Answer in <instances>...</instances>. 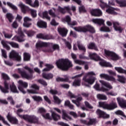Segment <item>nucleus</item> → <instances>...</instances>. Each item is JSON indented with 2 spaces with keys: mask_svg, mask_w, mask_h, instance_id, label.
Masks as SVG:
<instances>
[{
  "mask_svg": "<svg viewBox=\"0 0 126 126\" xmlns=\"http://www.w3.org/2000/svg\"><path fill=\"white\" fill-rule=\"evenodd\" d=\"M96 74L93 71L88 72L86 73V75L83 78L82 85L86 87H89V84L92 85L96 80L95 76Z\"/></svg>",
  "mask_w": 126,
  "mask_h": 126,
  "instance_id": "obj_1",
  "label": "nucleus"
},
{
  "mask_svg": "<svg viewBox=\"0 0 126 126\" xmlns=\"http://www.w3.org/2000/svg\"><path fill=\"white\" fill-rule=\"evenodd\" d=\"M56 64L58 68L62 70H67L73 66L72 63L68 59H60L56 62Z\"/></svg>",
  "mask_w": 126,
  "mask_h": 126,
  "instance_id": "obj_2",
  "label": "nucleus"
},
{
  "mask_svg": "<svg viewBox=\"0 0 126 126\" xmlns=\"http://www.w3.org/2000/svg\"><path fill=\"white\" fill-rule=\"evenodd\" d=\"M89 57L92 60L99 61V64L101 66H106L107 67H113V65L109 62H106L100 58L96 53H89Z\"/></svg>",
  "mask_w": 126,
  "mask_h": 126,
  "instance_id": "obj_3",
  "label": "nucleus"
},
{
  "mask_svg": "<svg viewBox=\"0 0 126 126\" xmlns=\"http://www.w3.org/2000/svg\"><path fill=\"white\" fill-rule=\"evenodd\" d=\"M99 82L101 84V85H102V86H105V87H106V88L102 87L100 89V85H99L98 84H96L94 86V88L95 90L105 92V91H109L110 89H113V87H112L110 83L106 82L103 80H100Z\"/></svg>",
  "mask_w": 126,
  "mask_h": 126,
  "instance_id": "obj_4",
  "label": "nucleus"
},
{
  "mask_svg": "<svg viewBox=\"0 0 126 126\" xmlns=\"http://www.w3.org/2000/svg\"><path fill=\"white\" fill-rule=\"evenodd\" d=\"M24 68L26 70H28V71H29V72H30V74H27V73H26L25 71H22L21 69L18 68V72L19 73H20V74H21L22 77H23V78H26V79L28 80L32 79V78H33V75H32V73L34 72L33 69L28 67V66H25V67H24Z\"/></svg>",
  "mask_w": 126,
  "mask_h": 126,
  "instance_id": "obj_5",
  "label": "nucleus"
},
{
  "mask_svg": "<svg viewBox=\"0 0 126 126\" xmlns=\"http://www.w3.org/2000/svg\"><path fill=\"white\" fill-rule=\"evenodd\" d=\"M100 2V6L102 9H104L105 7H106V12L109 14H117L116 11H120V9L117 8H115L112 7H108L107 3L103 1V0H99Z\"/></svg>",
  "mask_w": 126,
  "mask_h": 126,
  "instance_id": "obj_6",
  "label": "nucleus"
},
{
  "mask_svg": "<svg viewBox=\"0 0 126 126\" xmlns=\"http://www.w3.org/2000/svg\"><path fill=\"white\" fill-rule=\"evenodd\" d=\"M98 104L100 108L106 109V110H114V109L118 108L117 103L114 102H111L110 104H107L105 102H98Z\"/></svg>",
  "mask_w": 126,
  "mask_h": 126,
  "instance_id": "obj_7",
  "label": "nucleus"
},
{
  "mask_svg": "<svg viewBox=\"0 0 126 126\" xmlns=\"http://www.w3.org/2000/svg\"><path fill=\"white\" fill-rule=\"evenodd\" d=\"M73 29L77 32H87V31H90L91 33H95V30L93 27L88 25L85 27H74Z\"/></svg>",
  "mask_w": 126,
  "mask_h": 126,
  "instance_id": "obj_8",
  "label": "nucleus"
},
{
  "mask_svg": "<svg viewBox=\"0 0 126 126\" xmlns=\"http://www.w3.org/2000/svg\"><path fill=\"white\" fill-rule=\"evenodd\" d=\"M18 33L20 36L15 35L12 38V40L13 41H17L18 42H24L25 41V35L22 32L21 28L18 29Z\"/></svg>",
  "mask_w": 126,
  "mask_h": 126,
  "instance_id": "obj_9",
  "label": "nucleus"
},
{
  "mask_svg": "<svg viewBox=\"0 0 126 126\" xmlns=\"http://www.w3.org/2000/svg\"><path fill=\"white\" fill-rule=\"evenodd\" d=\"M104 54L107 57H110L113 61H117V60H119L121 59V57L117 55L116 53L111 52L106 49H104Z\"/></svg>",
  "mask_w": 126,
  "mask_h": 126,
  "instance_id": "obj_10",
  "label": "nucleus"
},
{
  "mask_svg": "<svg viewBox=\"0 0 126 126\" xmlns=\"http://www.w3.org/2000/svg\"><path fill=\"white\" fill-rule=\"evenodd\" d=\"M18 83L19 84V85L18 86V88L19 90H20V91L22 92L23 94H25V93H26V92L24 91V89H23V88H27V87H28V83L26 82H23V81L21 80H19L18 81Z\"/></svg>",
  "mask_w": 126,
  "mask_h": 126,
  "instance_id": "obj_11",
  "label": "nucleus"
},
{
  "mask_svg": "<svg viewBox=\"0 0 126 126\" xmlns=\"http://www.w3.org/2000/svg\"><path fill=\"white\" fill-rule=\"evenodd\" d=\"M9 57L12 60H15L17 62H21V56L15 50H12L10 52Z\"/></svg>",
  "mask_w": 126,
  "mask_h": 126,
  "instance_id": "obj_12",
  "label": "nucleus"
},
{
  "mask_svg": "<svg viewBox=\"0 0 126 126\" xmlns=\"http://www.w3.org/2000/svg\"><path fill=\"white\" fill-rule=\"evenodd\" d=\"M26 121L32 124H39V119L34 115H28Z\"/></svg>",
  "mask_w": 126,
  "mask_h": 126,
  "instance_id": "obj_13",
  "label": "nucleus"
},
{
  "mask_svg": "<svg viewBox=\"0 0 126 126\" xmlns=\"http://www.w3.org/2000/svg\"><path fill=\"white\" fill-rule=\"evenodd\" d=\"M91 13L93 16L100 17L103 15V12L100 9H92L91 10Z\"/></svg>",
  "mask_w": 126,
  "mask_h": 126,
  "instance_id": "obj_14",
  "label": "nucleus"
},
{
  "mask_svg": "<svg viewBox=\"0 0 126 126\" xmlns=\"http://www.w3.org/2000/svg\"><path fill=\"white\" fill-rule=\"evenodd\" d=\"M100 78H104L105 80L107 81H112L113 82H116V80L115 77L113 76H110L109 75L105 73L100 74L99 75Z\"/></svg>",
  "mask_w": 126,
  "mask_h": 126,
  "instance_id": "obj_15",
  "label": "nucleus"
},
{
  "mask_svg": "<svg viewBox=\"0 0 126 126\" xmlns=\"http://www.w3.org/2000/svg\"><path fill=\"white\" fill-rule=\"evenodd\" d=\"M31 88H33V89H35V90H27V92L28 93L31 94H39V93L37 92L36 90H39V87L36 84H33L31 85Z\"/></svg>",
  "mask_w": 126,
  "mask_h": 126,
  "instance_id": "obj_16",
  "label": "nucleus"
},
{
  "mask_svg": "<svg viewBox=\"0 0 126 126\" xmlns=\"http://www.w3.org/2000/svg\"><path fill=\"white\" fill-rule=\"evenodd\" d=\"M7 119L11 124H13L14 125H17L18 124V120L15 117H12L11 115L9 113L7 116Z\"/></svg>",
  "mask_w": 126,
  "mask_h": 126,
  "instance_id": "obj_17",
  "label": "nucleus"
},
{
  "mask_svg": "<svg viewBox=\"0 0 126 126\" xmlns=\"http://www.w3.org/2000/svg\"><path fill=\"white\" fill-rule=\"evenodd\" d=\"M7 119L11 124H13L14 125H17L18 124V120L15 117H12L11 115L9 113L7 116Z\"/></svg>",
  "mask_w": 126,
  "mask_h": 126,
  "instance_id": "obj_18",
  "label": "nucleus"
},
{
  "mask_svg": "<svg viewBox=\"0 0 126 126\" xmlns=\"http://www.w3.org/2000/svg\"><path fill=\"white\" fill-rule=\"evenodd\" d=\"M18 6L20 7L21 10L23 13H26V11H29L30 8L25 4H23L22 2H20V3L18 4Z\"/></svg>",
  "mask_w": 126,
  "mask_h": 126,
  "instance_id": "obj_19",
  "label": "nucleus"
},
{
  "mask_svg": "<svg viewBox=\"0 0 126 126\" xmlns=\"http://www.w3.org/2000/svg\"><path fill=\"white\" fill-rule=\"evenodd\" d=\"M4 88L0 86V90L3 93H8L9 92V84L5 81L4 82Z\"/></svg>",
  "mask_w": 126,
  "mask_h": 126,
  "instance_id": "obj_20",
  "label": "nucleus"
},
{
  "mask_svg": "<svg viewBox=\"0 0 126 126\" xmlns=\"http://www.w3.org/2000/svg\"><path fill=\"white\" fill-rule=\"evenodd\" d=\"M70 10V7L69 6H65L63 8L59 6L58 8V11L64 14L66 11H69Z\"/></svg>",
  "mask_w": 126,
  "mask_h": 126,
  "instance_id": "obj_21",
  "label": "nucleus"
},
{
  "mask_svg": "<svg viewBox=\"0 0 126 126\" xmlns=\"http://www.w3.org/2000/svg\"><path fill=\"white\" fill-rule=\"evenodd\" d=\"M36 37L38 39H42L43 40H50V39H52V37L50 35L42 33L37 34Z\"/></svg>",
  "mask_w": 126,
  "mask_h": 126,
  "instance_id": "obj_22",
  "label": "nucleus"
},
{
  "mask_svg": "<svg viewBox=\"0 0 126 126\" xmlns=\"http://www.w3.org/2000/svg\"><path fill=\"white\" fill-rule=\"evenodd\" d=\"M117 100L119 105L121 108H126V100L121 98V97H117Z\"/></svg>",
  "mask_w": 126,
  "mask_h": 126,
  "instance_id": "obj_23",
  "label": "nucleus"
},
{
  "mask_svg": "<svg viewBox=\"0 0 126 126\" xmlns=\"http://www.w3.org/2000/svg\"><path fill=\"white\" fill-rule=\"evenodd\" d=\"M58 32L62 37H65L67 34V32H68V31L64 28H58Z\"/></svg>",
  "mask_w": 126,
  "mask_h": 126,
  "instance_id": "obj_24",
  "label": "nucleus"
},
{
  "mask_svg": "<svg viewBox=\"0 0 126 126\" xmlns=\"http://www.w3.org/2000/svg\"><path fill=\"white\" fill-rule=\"evenodd\" d=\"M23 109L20 108L17 110L16 114L18 115V117L20 118L21 119H23L25 121H26V119H27V117H28V115H20V113H22L23 112Z\"/></svg>",
  "mask_w": 126,
  "mask_h": 126,
  "instance_id": "obj_25",
  "label": "nucleus"
},
{
  "mask_svg": "<svg viewBox=\"0 0 126 126\" xmlns=\"http://www.w3.org/2000/svg\"><path fill=\"white\" fill-rule=\"evenodd\" d=\"M62 113V119H63V120H65V121H71V120H72L71 117L67 115L65 110H63Z\"/></svg>",
  "mask_w": 126,
  "mask_h": 126,
  "instance_id": "obj_26",
  "label": "nucleus"
},
{
  "mask_svg": "<svg viewBox=\"0 0 126 126\" xmlns=\"http://www.w3.org/2000/svg\"><path fill=\"white\" fill-rule=\"evenodd\" d=\"M64 78L58 77L56 79V81H57V82H68V80H69V77H68L67 75H64Z\"/></svg>",
  "mask_w": 126,
  "mask_h": 126,
  "instance_id": "obj_27",
  "label": "nucleus"
},
{
  "mask_svg": "<svg viewBox=\"0 0 126 126\" xmlns=\"http://www.w3.org/2000/svg\"><path fill=\"white\" fill-rule=\"evenodd\" d=\"M1 43L2 44L3 48L6 49L7 51H9V50H10V46L8 45H10V42L5 40H2L1 41Z\"/></svg>",
  "mask_w": 126,
  "mask_h": 126,
  "instance_id": "obj_28",
  "label": "nucleus"
},
{
  "mask_svg": "<svg viewBox=\"0 0 126 126\" xmlns=\"http://www.w3.org/2000/svg\"><path fill=\"white\" fill-rule=\"evenodd\" d=\"M92 22L93 23H95V24H99V25H104L105 23V20L103 19H93L92 20Z\"/></svg>",
  "mask_w": 126,
  "mask_h": 126,
  "instance_id": "obj_29",
  "label": "nucleus"
},
{
  "mask_svg": "<svg viewBox=\"0 0 126 126\" xmlns=\"http://www.w3.org/2000/svg\"><path fill=\"white\" fill-rule=\"evenodd\" d=\"M37 26L39 28H47V23L43 21H39L37 23Z\"/></svg>",
  "mask_w": 126,
  "mask_h": 126,
  "instance_id": "obj_30",
  "label": "nucleus"
},
{
  "mask_svg": "<svg viewBox=\"0 0 126 126\" xmlns=\"http://www.w3.org/2000/svg\"><path fill=\"white\" fill-rule=\"evenodd\" d=\"M51 116L54 121H59L61 119V116L53 111H51Z\"/></svg>",
  "mask_w": 126,
  "mask_h": 126,
  "instance_id": "obj_31",
  "label": "nucleus"
},
{
  "mask_svg": "<svg viewBox=\"0 0 126 126\" xmlns=\"http://www.w3.org/2000/svg\"><path fill=\"white\" fill-rule=\"evenodd\" d=\"M88 49L91 50H94V51H99L98 49V47H97V45L93 42L90 43L88 45Z\"/></svg>",
  "mask_w": 126,
  "mask_h": 126,
  "instance_id": "obj_32",
  "label": "nucleus"
},
{
  "mask_svg": "<svg viewBox=\"0 0 126 126\" xmlns=\"http://www.w3.org/2000/svg\"><path fill=\"white\" fill-rule=\"evenodd\" d=\"M119 25L120 24H119V23L118 22L113 23V26L115 30H116V31H118V32H121L123 31V29H122V28H121Z\"/></svg>",
  "mask_w": 126,
  "mask_h": 126,
  "instance_id": "obj_33",
  "label": "nucleus"
},
{
  "mask_svg": "<svg viewBox=\"0 0 126 126\" xmlns=\"http://www.w3.org/2000/svg\"><path fill=\"white\" fill-rule=\"evenodd\" d=\"M10 88L11 92L13 93H19V92L17 90V89H16V86L14 85V83L13 82L11 85H10Z\"/></svg>",
  "mask_w": 126,
  "mask_h": 126,
  "instance_id": "obj_34",
  "label": "nucleus"
},
{
  "mask_svg": "<svg viewBox=\"0 0 126 126\" xmlns=\"http://www.w3.org/2000/svg\"><path fill=\"white\" fill-rule=\"evenodd\" d=\"M48 46V43L46 42H43L42 41H38L36 44V48H41L42 47H47Z\"/></svg>",
  "mask_w": 126,
  "mask_h": 126,
  "instance_id": "obj_35",
  "label": "nucleus"
},
{
  "mask_svg": "<svg viewBox=\"0 0 126 126\" xmlns=\"http://www.w3.org/2000/svg\"><path fill=\"white\" fill-rule=\"evenodd\" d=\"M80 101H82V97L81 96L78 97L76 100H72V103L75 104L77 107H79V106H80Z\"/></svg>",
  "mask_w": 126,
  "mask_h": 126,
  "instance_id": "obj_36",
  "label": "nucleus"
},
{
  "mask_svg": "<svg viewBox=\"0 0 126 126\" xmlns=\"http://www.w3.org/2000/svg\"><path fill=\"white\" fill-rule=\"evenodd\" d=\"M116 2L120 5L121 7H124L126 6V0H115Z\"/></svg>",
  "mask_w": 126,
  "mask_h": 126,
  "instance_id": "obj_37",
  "label": "nucleus"
},
{
  "mask_svg": "<svg viewBox=\"0 0 126 126\" xmlns=\"http://www.w3.org/2000/svg\"><path fill=\"white\" fill-rule=\"evenodd\" d=\"M80 85H81V79H80L75 80L72 83V86H74V87H77Z\"/></svg>",
  "mask_w": 126,
  "mask_h": 126,
  "instance_id": "obj_38",
  "label": "nucleus"
},
{
  "mask_svg": "<svg viewBox=\"0 0 126 126\" xmlns=\"http://www.w3.org/2000/svg\"><path fill=\"white\" fill-rule=\"evenodd\" d=\"M42 77L45 79H51L54 77V75L52 73L46 74L45 73H42Z\"/></svg>",
  "mask_w": 126,
  "mask_h": 126,
  "instance_id": "obj_39",
  "label": "nucleus"
},
{
  "mask_svg": "<svg viewBox=\"0 0 126 126\" xmlns=\"http://www.w3.org/2000/svg\"><path fill=\"white\" fill-rule=\"evenodd\" d=\"M45 66H46V68L43 69V71H50L51 69L54 68L53 65L50 64H46Z\"/></svg>",
  "mask_w": 126,
  "mask_h": 126,
  "instance_id": "obj_40",
  "label": "nucleus"
},
{
  "mask_svg": "<svg viewBox=\"0 0 126 126\" xmlns=\"http://www.w3.org/2000/svg\"><path fill=\"white\" fill-rule=\"evenodd\" d=\"M118 77V81H119V82H121V83H126V78L125 77L123 76H120V75H117Z\"/></svg>",
  "mask_w": 126,
  "mask_h": 126,
  "instance_id": "obj_41",
  "label": "nucleus"
},
{
  "mask_svg": "<svg viewBox=\"0 0 126 126\" xmlns=\"http://www.w3.org/2000/svg\"><path fill=\"white\" fill-rule=\"evenodd\" d=\"M29 11H30L31 14L33 18L37 17V11L36 10L30 8Z\"/></svg>",
  "mask_w": 126,
  "mask_h": 126,
  "instance_id": "obj_42",
  "label": "nucleus"
},
{
  "mask_svg": "<svg viewBox=\"0 0 126 126\" xmlns=\"http://www.w3.org/2000/svg\"><path fill=\"white\" fill-rule=\"evenodd\" d=\"M63 22H67L68 25L71 21V18L69 16H66L65 18L62 19Z\"/></svg>",
  "mask_w": 126,
  "mask_h": 126,
  "instance_id": "obj_43",
  "label": "nucleus"
},
{
  "mask_svg": "<svg viewBox=\"0 0 126 126\" xmlns=\"http://www.w3.org/2000/svg\"><path fill=\"white\" fill-rule=\"evenodd\" d=\"M97 99L99 100H107V96L103 94H97L96 96Z\"/></svg>",
  "mask_w": 126,
  "mask_h": 126,
  "instance_id": "obj_44",
  "label": "nucleus"
},
{
  "mask_svg": "<svg viewBox=\"0 0 126 126\" xmlns=\"http://www.w3.org/2000/svg\"><path fill=\"white\" fill-rule=\"evenodd\" d=\"M60 48V46H59V45L58 44H54L53 45V48H50L48 50V52L49 53H52L55 51V50H58V49Z\"/></svg>",
  "mask_w": 126,
  "mask_h": 126,
  "instance_id": "obj_45",
  "label": "nucleus"
},
{
  "mask_svg": "<svg viewBox=\"0 0 126 126\" xmlns=\"http://www.w3.org/2000/svg\"><path fill=\"white\" fill-rule=\"evenodd\" d=\"M32 98L34 101H36V102H41V101H43V98L40 96L34 95L32 96Z\"/></svg>",
  "mask_w": 126,
  "mask_h": 126,
  "instance_id": "obj_46",
  "label": "nucleus"
},
{
  "mask_svg": "<svg viewBox=\"0 0 126 126\" xmlns=\"http://www.w3.org/2000/svg\"><path fill=\"white\" fill-rule=\"evenodd\" d=\"M25 33L27 34L28 37H32L35 35L34 32L32 31H25Z\"/></svg>",
  "mask_w": 126,
  "mask_h": 126,
  "instance_id": "obj_47",
  "label": "nucleus"
},
{
  "mask_svg": "<svg viewBox=\"0 0 126 126\" xmlns=\"http://www.w3.org/2000/svg\"><path fill=\"white\" fill-rule=\"evenodd\" d=\"M78 47L80 51H82L84 53L86 52V48H85V46H83V45L78 43Z\"/></svg>",
  "mask_w": 126,
  "mask_h": 126,
  "instance_id": "obj_48",
  "label": "nucleus"
},
{
  "mask_svg": "<svg viewBox=\"0 0 126 126\" xmlns=\"http://www.w3.org/2000/svg\"><path fill=\"white\" fill-rule=\"evenodd\" d=\"M75 63L77 64H79V65H83L85 64V62L79 60H74Z\"/></svg>",
  "mask_w": 126,
  "mask_h": 126,
  "instance_id": "obj_49",
  "label": "nucleus"
},
{
  "mask_svg": "<svg viewBox=\"0 0 126 126\" xmlns=\"http://www.w3.org/2000/svg\"><path fill=\"white\" fill-rule=\"evenodd\" d=\"M42 18H46L47 20H51V17L48 16V12L45 11L42 13Z\"/></svg>",
  "mask_w": 126,
  "mask_h": 126,
  "instance_id": "obj_50",
  "label": "nucleus"
},
{
  "mask_svg": "<svg viewBox=\"0 0 126 126\" xmlns=\"http://www.w3.org/2000/svg\"><path fill=\"white\" fill-rule=\"evenodd\" d=\"M53 98H54L55 103H56V104L60 105V104L62 103V100H61L58 96L56 95H54Z\"/></svg>",
  "mask_w": 126,
  "mask_h": 126,
  "instance_id": "obj_51",
  "label": "nucleus"
},
{
  "mask_svg": "<svg viewBox=\"0 0 126 126\" xmlns=\"http://www.w3.org/2000/svg\"><path fill=\"white\" fill-rule=\"evenodd\" d=\"M3 34L5 38H6V39H11V38L13 36V34H12V33H6L5 32H3Z\"/></svg>",
  "mask_w": 126,
  "mask_h": 126,
  "instance_id": "obj_52",
  "label": "nucleus"
},
{
  "mask_svg": "<svg viewBox=\"0 0 126 126\" xmlns=\"http://www.w3.org/2000/svg\"><path fill=\"white\" fill-rule=\"evenodd\" d=\"M7 4L8 6H9V7L12 8V9H13V10H17V9H18L17 7H16V6L13 5L11 2H7Z\"/></svg>",
  "mask_w": 126,
  "mask_h": 126,
  "instance_id": "obj_53",
  "label": "nucleus"
},
{
  "mask_svg": "<svg viewBox=\"0 0 126 126\" xmlns=\"http://www.w3.org/2000/svg\"><path fill=\"white\" fill-rule=\"evenodd\" d=\"M115 113L116 115H119L120 116H122V117H124V118H125L126 119V116L125 115V113H124V112H123L122 110H117L116 111Z\"/></svg>",
  "mask_w": 126,
  "mask_h": 126,
  "instance_id": "obj_54",
  "label": "nucleus"
},
{
  "mask_svg": "<svg viewBox=\"0 0 126 126\" xmlns=\"http://www.w3.org/2000/svg\"><path fill=\"white\" fill-rule=\"evenodd\" d=\"M100 31L102 32H110L111 30H110V28L108 27H103L100 29Z\"/></svg>",
  "mask_w": 126,
  "mask_h": 126,
  "instance_id": "obj_55",
  "label": "nucleus"
},
{
  "mask_svg": "<svg viewBox=\"0 0 126 126\" xmlns=\"http://www.w3.org/2000/svg\"><path fill=\"white\" fill-rule=\"evenodd\" d=\"M10 45L12 48H15L16 49L19 48V44L14 42H10Z\"/></svg>",
  "mask_w": 126,
  "mask_h": 126,
  "instance_id": "obj_56",
  "label": "nucleus"
},
{
  "mask_svg": "<svg viewBox=\"0 0 126 126\" xmlns=\"http://www.w3.org/2000/svg\"><path fill=\"white\" fill-rule=\"evenodd\" d=\"M24 61H30V55L27 53L24 54Z\"/></svg>",
  "mask_w": 126,
  "mask_h": 126,
  "instance_id": "obj_57",
  "label": "nucleus"
},
{
  "mask_svg": "<svg viewBox=\"0 0 126 126\" xmlns=\"http://www.w3.org/2000/svg\"><path fill=\"white\" fill-rule=\"evenodd\" d=\"M6 17L9 20V22H12V20L13 19V16H12V14L8 13L6 14Z\"/></svg>",
  "mask_w": 126,
  "mask_h": 126,
  "instance_id": "obj_58",
  "label": "nucleus"
},
{
  "mask_svg": "<svg viewBox=\"0 0 126 126\" xmlns=\"http://www.w3.org/2000/svg\"><path fill=\"white\" fill-rule=\"evenodd\" d=\"M30 5L32 6V7H38L39 6V1L38 0H35L34 3L32 4L31 3Z\"/></svg>",
  "mask_w": 126,
  "mask_h": 126,
  "instance_id": "obj_59",
  "label": "nucleus"
},
{
  "mask_svg": "<svg viewBox=\"0 0 126 126\" xmlns=\"http://www.w3.org/2000/svg\"><path fill=\"white\" fill-rule=\"evenodd\" d=\"M96 124V119H89V122H88V126H91Z\"/></svg>",
  "mask_w": 126,
  "mask_h": 126,
  "instance_id": "obj_60",
  "label": "nucleus"
},
{
  "mask_svg": "<svg viewBox=\"0 0 126 126\" xmlns=\"http://www.w3.org/2000/svg\"><path fill=\"white\" fill-rule=\"evenodd\" d=\"M49 13L50 15L52 16V17H58V15H57V12H55V13L54 12V11H53V10L52 9L49 11Z\"/></svg>",
  "mask_w": 126,
  "mask_h": 126,
  "instance_id": "obj_61",
  "label": "nucleus"
},
{
  "mask_svg": "<svg viewBox=\"0 0 126 126\" xmlns=\"http://www.w3.org/2000/svg\"><path fill=\"white\" fill-rule=\"evenodd\" d=\"M37 82H38V83L42 84V85H43L44 86H47V85H48V84H47V82H46V81H45L43 79L37 80Z\"/></svg>",
  "mask_w": 126,
  "mask_h": 126,
  "instance_id": "obj_62",
  "label": "nucleus"
},
{
  "mask_svg": "<svg viewBox=\"0 0 126 126\" xmlns=\"http://www.w3.org/2000/svg\"><path fill=\"white\" fill-rule=\"evenodd\" d=\"M0 121H2V122L3 124H4V125H5L6 126H10V125H9L7 123V121H5L4 118H3L2 117V116H1V115H0Z\"/></svg>",
  "mask_w": 126,
  "mask_h": 126,
  "instance_id": "obj_63",
  "label": "nucleus"
},
{
  "mask_svg": "<svg viewBox=\"0 0 126 126\" xmlns=\"http://www.w3.org/2000/svg\"><path fill=\"white\" fill-rule=\"evenodd\" d=\"M32 25V23L28 22H24L23 24V26H24V27H26V28H29V27H30V26Z\"/></svg>",
  "mask_w": 126,
  "mask_h": 126,
  "instance_id": "obj_64",
  "label": "nucleus"
}]
</instances>
